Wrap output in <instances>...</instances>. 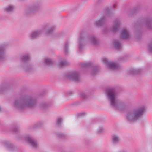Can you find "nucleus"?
Wrapping results in <instances>:
<instances>
[{"instance_id": "16", "label": "nucleus", "mask_w": 152, "mask_h": 152, "mask_svg": "<svg viewBox=\"0 0 152 152\" xmlns=\"http://www.w3.org/2000/svg\"><path fill=\"white\" fill-rule=\"evenodd\" d=\"M54 63V61L49 58H45L43 60L42 64L44 66L52 65Z\"/></svg>"}, {"instance_id": "21", "label": "nucleus", "mask_w": 152, "mask_h": 152, "mask_svg": "<svg viewBox=\"0 0 152 152\" xmlns=\"http://www.w3.org/2000/svg\"><path fill=\"white\" fill-rule=\"evenodd\" d=\"M69 64V63L65 60H61L59 62L58 67L60 68L65 67Z\"/></svg>"}, {"instance_id": "24", "label": "nucleus", "mask_w": 152, "mask_h": 152, "mask_svg": "<svg viewBox=\"0 0 152 152\" xmlns=\"http://www.w3.org/2000/svg\"><path fill=\"white\" fill-rule=\"evenodd\" d=\"M141 71V70L140 69H132L130 70L129 74H137L140 72Z\"/></svg>"}, {"instance_id": "17", "label": "nucleus", "mask_w": 152, "mask_h": 152, "mask_svg": "<svg viewBox=\"0 0 152 152\" xmlns=\"http://www.w3.org/2000/svg\"><path fill=\"white\" fill-rule=\"evenodd\" d=\"M5 48L4 46H0V61L4 58L6 57Z\"/></svg>"}, {"instance_id": "39", "label": "nucleus", "mask_w": 152, "mask_h": 152, "mask_svg": "<svg viewBox=\"0 0 152 152\" xmlns=\"http://www.w3.org/2000/svg\"><path fill=\"white\" fill-rule=\"evenodd\" d=\"M4 89V88L3 87H0V92L1 91L3 90Z\"/></svg>"}, {"instance_id": "10", "label": "nucleus", "mask_w": 152, "mask_h": 152, "mask_svg": "<svg viewBox=\"0 0 152 152\" xmlns=\"http://www.w3.org/2000/svg\"><path fill=\"white\" fill-rule=\"evenodd\" d=\"M25 139L33 148H36L38 147V144L37 141L30 135H27L25 137Z\"/></svg>"}, {"instance_id": "18", "label": "nucleus", "mask_w": 152, "mask_h": 152, "mask_svg": "<svg viewBox=\"0 0 152 152\" xmlns=\"http://www.w3.org/2000/svg\"><path fill=\"white\" fill-rule=\"evenodd\" d=\"M120 141L119 136L117 134L113 135L111 137V141L113 144H117Z\"/></svg>"}, {"instance_id": "25", "label": "nucleus", "mask_w": 152, "mask_h": 152, "mask_svg": "<svg viewBox=\"0 0 152 152\" xmlns=\"http://www.w3.org/2000/svg\"><path fill=\"white\" fill-rule=\"evenodd\" d=\"M4 146L8 149L11 150L14 148L13 145L9 142H6L4 143Z\"/></svg>"}, {"instance_id": "36", "label": "nucleus", "mask_w": 152, "mask_h": 152, "mask_svg": "<svg viewBox=\"0 0 152 152\" xmlns=\"http://www.w3.org/2000/svg\"><path fill=\"white\" fill-rule=\"evenodd\" d=\"M149 51L151 53H152V40L150 42L148 47Z\"/></svg>"}, {"instance_id": "8", "label": "nucleus", "mask_w": 152, "mask_h": 152, "mask_svg": "<svg viewBox=\"0 0 152 152\" xmlns=\"http://www.w3.org/2000/svg\"><path fill=\"white\" fill-rule=\"evenodd\" d=\"M131 37L129 31L126 28H123L121 31L120 38L121 39H129Z\"/></svg>"}, {"instance_id": "38", "label": "nucleus", "mask_w": 152, "mask_h": 152, "mask_svg": "<svg viewBox=\"0 0 152 152\" xmlns=\"http://www.w3.org/2000/svg\"><path fill=\"white\" fill-rule=\"evenodd\" d=\"M109 29L108 27H106L104 28V29L103 30V32L104 33L107 32L109 31Z\"/></svg>"}, {"instance_id": "9", "label": "nucleus", "mask_w": 152, "mask_h": 152, "mask_svg": "<svg viewBox=\"0 0 152 152\" xmlns=\"http://www.w3.org/2000/svg\"><path fill=\"white\" fill-rule=\"evenodd\" d=\"M88 43L92 45L97 46L99 44V41L95 36L91 35L88 38Z\"/></svg>"}, {"instance_id": "3", "label": "nucleus", "mask_w": 152, "mask_h": 152, "mask_svg": "<svg viewBox=\"0 0 152 152\" xmlns=\"http://www.w3.org/2000/svg\"><path fill=\"white\" fill-rule=\"evenodd\" d=\"M145 111V107L143 106L131 110L126 114V119L129 122H135L140 120L142 118Z\"/></svg>"}, {"instance_id": "35", "label": "nucleus", "mask_w": 152, "mask_h": 152, "mask_svg": "<svg viewBox=\"0 0 152 152\" xmlns=\"http://www.w3.org/2000/svg\"><path fill=\"white\" fill-rule=\"evenodd\" d=\"M86 112H82L78 113L76 114V115L77 116H83L85 115H86Z\"/></svg>"}, {"instance_id": "42", "label": "nucleus", "mask_w": 152, "mask_h": 152, "mask_svg": "<svg viewBox=\"0 0 152 152\" xmlns=\"http://www.w3.org/2000/svg\"><path fill=\"white\" fill-rule=\"evenodd\" d=\"M113 6L114 8H115L116 7V5L115 4H114L113 5Z\"/></svg>"}, {"instance_id": "43", "label": "nucleus", "mask_w": 152, "mask_h": 152, "mask_svg": "<svg viewBox=\"0 0 152 152\" xmlns=\"http://www.w3.org/2000/svg\"><path fill=\"white\" fill-rule=\"evenodd\" d=\"M140 37H141V35H140L139 34V37H137V39H138L140 38Z\"/></svg>"}, {"instance_id": "13", "label": "nucleus", "mask_w": 152, "mask_h": 152, "mask_svg": "<svg viewBox=\"0 0 152 152\" xmlns=\"http://www.w3.org/2000/svg\"><path fill=\"white\" fill-rule=\"evenodd\" d=\"M120 24L121 21L120 20L117 19L115 20L110 29L112 33H115L118 31Z\"/></svg>"}, {"instance_id": "11", "label": "nucleus", "mask_w": 152, "mask_h": 152, "mask_svg": "<svg viewBox=\"0 0 152 152\" xmlns=\"http://www.w3.org/2000/svg\"><path fill=\"white\" fill-rule=\"evenodd\" d=\"M42 32L41 30H36L32 31L29 34L28 38L30 40H34L41 34Z\"/></svg>"}, {"instance_id": "22", "label": "nucleus", "mask_w": 152, "mask_h": 152, "mask_svg": "<svg viewBox=\"0 0 152 152\" xmlns=\"http://www.w3.org/2000/svg\"><path fill=\"white\" fill-rule=\"evenodd\" d=\"M30 58V55L29 54H25L20 57L21 60L23 62L29 60Z\"/></svg>"}, {"instance_id": "44", "label": "nucleus", "mask_w": 152, "mask_h": 152, "mask_svg": "<svg viewBox=\"0 0 152 152\" xmlns=\"http://www.w3.org/2000/svg\"><path fill=\"white\" fill-rule=\"evenodd\" d=\"M36 125H37V126H38V124H36Z\"/></svg>"}, {"instance_id": "34", "label": "nucleus", "mask_w": 152, "mask_h": 152, "mask_svg": "<svg viewBox=\"0 0 152 152\" xmlns=\"http://www.w3.org/2000/svg\"><path fill=\"white\" fill-rule=\"evenodd\" d=\"M104 132V129L103 127L99 128L97 131V133L99 134H100Z\"/></svg>"}, {"instance_id": "15", "label": "nucleus", "mask_w": 152, "mask_h": 152, "mask_svg": "<svg viewBox=\"0 0 152 152\" xmlns=\"http://www.w3.org/2000/svg\"><path fill=\"white\" fill-rule=\"evenodd\" d=\"M56 28V25L52 26L49 29L45 31V34L51 36L52 37L54 36L55 34V31Z\"/></svg>"}, {"instance_id": "41", "label": "nucleus", "mask_w": 152, "mask_h": 152, "mask_svg": "<svg viewBox=\"0 0 152 152\" xmlns=\"http://www.w3.org/2000/svg\"><path fill=\"white\" fill-rule=\"evenodd\" d=\"M68 94H72V91L69 92Z\"/></svg>"}, {"instance_id": "1", "label": "nucleus", "mask_w": 152, "mask_h": 152, "mask_svg": "<svg viewBox=\"0 0 152 152\" xmlns=\"http://www.w3.org/2000/svg\"><path fill=\"white\" fill-rule=\"evenodd\" d=\"M106 93L111 107L120 111L124 110L126 109L127 107L126 103L118 99L114 89H107L106 91Z\"/></svg>"}, {"instance_id": "30", "label": "nucleus", "mask_w": 152, "mask_h": 152, "mask_svg": "<svg viewBox=\"0 0 152 152\" xmlns=\"http://www.w3.org/2000/svg\"><path fill=\"white\" fill-rule=\"evenodd\" d=\"M80 96L81 98L83 99H86L88 97V95L87 93L85 92H83L80 93Z\"/></svg>"}, {"instance_id": "37", "label": "nucleus", "mask_w": 152, "mask_h": 152, "mask_svg": "<svg viewBox=\"0 0 152 152\" xmlns=\"http://www.w3.org/2000/svg\"><path fill=\"white\" fill-rule=\"evenodd\" d=\"M18 129V128L16 127H13L12 129V131L15 132H17Z\"/></svg>"}, {"instance_id": "26", "label": "nucleus", "mask_w": 152, "mask_h": 152, "mask_svg": "<svg viewBox=\"0 0 152 152\" xmlns=\"http://www.w3.org/2000/svg\"><path fill=\"white\" fill-rule=\"evenodd\" d=\"M92 65L91 63L86 62L82 63L81 66L83 68H87L91 67Z\"/></svg>"}, {"instance_id": "33", "label": "nucleus", "mask_w": 152, "mask_h": 152, "mask_svg": "<svg viewBox=\"0 0 152 152\" xmlns=\"http://www.w3.org/2000/svg\"><path fill=\"white\" fill-rule=\"evenodd\" d=\"M33 67L31 66H27L24 67L25 70L26 71L30 72L32 69Z\"/></svg>"}, {"instance_id": "2", "label": "nucleus", "mask_w": 152, "mask_h": 152, "mask_svg": "<svg viewBox=\"0 0 152 152\" xmlns=\"http://www.w3.org/2000/svg\"><path fill=\"white\" fill-rule=\"evenodd\" d=\"M36 99L31 96L21 97L14 101L12 106L16 109L20 110L31 108L36 104Z\"/></svg>"}, {"instance_id": "27", "label": "nucleus", "mask_w": 152, "mask_h": 152, "mask_svg": "<svg viewBox=\"0 0 152 152\" xmlns=\"http://www.w3.org/2000/svg\"><path fill=\"white\" fill-rule=\"evenodd\" d=\"M15 9L13 5H9L5 8V10L8 12H10L13 11Z\"/></svg>"}, {"instance_id": "5", "label": "nucleus", "mask_w": 152, "mask_h": 152, "mask_svg": "<svg viewBox=\"0 0 152 152\" xmlns=\"http://www.w3.org/2000/svg\"><path fill=\"white\" fill-rule=\"evenodd\" d=\"M102 60L104 64L108 66V68L110 70H115L120 68L118 64L115 62H109L106 58H102Z\"/></svg>"}, {"instance_id": "4", "label": "nucleus", "mask_w": 152, "mask_h": 152, "mask_svg": "<svg viewBox=\"0 0 152 152\" xmlns=\"http://www.w3.org/2000/svg\"><path fill=\"white\" fill-rule=\"evenodd\" d=\"M144 26L147 29H151L152 27V18H143L138 20L135 24L134 27L137 26Z\"/></svg>"}, {"instance_id": "31", "label": "nucleus", "mask_w": 152, "mask_h": 152, "mask_svg": "<svg viewBox=\"0 0 152 152\" xmlns=\"http://www.w3.org/2000/svg\"><path fill=\"white\" fill-rule=\"evenodd\" d=\"M40 107L42 109H45L48 107V105L45 102L41 103L40 105Z\"/></svg>"}, {"instance_id": "19", "label": "nucleus", "mask_w": 152, "mask_h": 152, "mask_svg": "<svg viewBox=\"0 0 152 152\" xmlns=\"http://www.w3.org/2000/svg\"><path fill=\"white\" fill-rule=\"evenodd\" d=\"M113 45L117 50L120 49L122 47L121 43L118 39H115L113 41Z\"/></svg>"}, {"instance_id": "28", "label": "nucleus", "mask_w": 152, "mask_h": 152, "mask_svg": "<svg viewBox=\"0 0 152 152\" xmlns=\"http://www.w3.org/2000/svg\"><path fill=\"white\" fill-rule=\"evenodd\" d=\"M63 120V118L61 117L58 118V127H61L62 126Z\"/></svg>"}, {"instance_id": "14", "label": "nucleus", "mask_w": 152, "mask_h": 152, "mask_svg": "<svg viewBox=\"0 0 152 152\" xmlns=\"http://www.w3.org/2000/svg\"><path fill=\"white\" fill-rule=\"evenodd\" d=\"M107 20L106 16H102L99 20L96 21L94 23L95 25L101 27L104 26Z\"/></svg>"}, {"instance_id": "32", "label": "nucleus", "mask_w": 152, "mask_h": 152, "mask_svg": "<svg viewBox=\"0 0 152 152\" xmlns=\"http://www.w3.org/2000/svg\"><path fill=\"white\" fill-rule=\"evenodd\" d=\"M58 137L61 139H63L66 138V136L62 133H59L58 134Z\"/></svg>"}, {"instance_id": "12", "label": "nucleus", "mask_w": 152, "mask_h": 152, "mask_svg": "<svg viewBox=\"0 0 152 152\" xmlns=\"http://www.w3.org/2000/svg\"><path fill=\"white\" fill-rule=\"evenodd\" d=\"M40 6L39 4H35L28 7L26 10L27 13H33L37 11L40 9Z\"/></svg>"}, {"instance_id": "7", "label": "nucleus", "mask_w": 152, "mask_h": 152, "mask_svg": "<svg viewBox=\"0 0 152 152\" xmlns=\"http://www.w3.org/2000/svg\"><path fill=\"white\" fill-rule=\"evenodd\" d=\"M86 35V32L84 31H82L80 34V37L79 39V51L81 52L84 46V44L86 43L85 41V37Z\"/></svg>"}, {"instance_id": "6", "label": "nucleus", "mask_w": 152, "mask_h": 152, "mask_svg": "<svg viewBox=\"0 0 152 152\" xmlns=\"http://www.w3.org/2000/svg\"><path fill=\"white\" fill-rule=\"evenodd\" d=\"M66 76L69 80L75 82H78L80 80L79 74L76 71L69 72L66 75Z\"/></svg>"}, {"instance_id": "20", "label": "nucleus", "mask_w": 152, "mask_h": 152, "mask_svg": "<svg viewBox=\"0 0 152 152\" xmlns=\"http://www.w3.org/2000/svg\"><path fill=\"white\" fill-rule=\"evenodd\" d=\"M69 44L70 43L69 41H66L64 43V53L66 55H67L69 53Z\"/></svg>"}, {"instance_id": "23", "label": "nucleus", "mask_w": 152, "mask_h": 152, "mask_svg": "<svg viewBox=\"0 0 152 152\" xmlns=\"http://www.w3.org/2000/svg\"><path fill=\"white\" fill-rule=\"evenodd\" d=\"M99 71V68L97 66H94L91 70V74L93 75H95Z\"/></svg>"}, {"instance_id": "29", "label": "nucleus", "mask_w": 152, "mask_h": 152, "mask_svg": "<svg viewBox=\"0 0 152 152\" xmlns=\"http://www.w3.org/2000/svg\"><path fill=\"white\" fill-rule=\"evenodd\" d=\"M111 8L107 7L106 9L105 12L107 14V16H110L113 14V12H111Z\"/></svg>"}, {"instance_id": "40", "label": "nucleus", "mask_w": 152, "mask_h": 152, "mask_svg": "<svg viewBox=\"0 0 152 152\" xmlns=\"http://www.w3.org/2000/svg\"><path fill=\"white\" fill-rule=\"evenodd\" d=\"M119 152H128L126 151L122 150V151H119Z\"/></svg>"}]
</instances>
